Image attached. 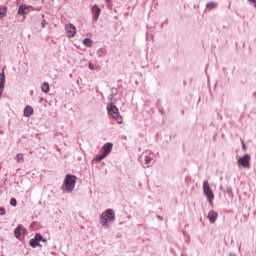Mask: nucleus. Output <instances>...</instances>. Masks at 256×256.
I'll list each match as a JSON object with an SVG mask.
<instances>
[{"label": "nucleus", "instance_id": "obj_30", "mask_svg": "<svg viewBox=\"0 0 256 256\" xmlns=\"http://www.w3.org/2000/svg\"><path fill=\"white\" fill-rule=\"evenodd\" d=\"M93 69H95V66L93 65V63H89V70L93 71Z\"/></svg>", "mask_w": 256, "mask_h": 256}, {"label": "nucleus", "instance_id": "obj_15", "mask_svg": "<svg viewBox=\"0 0 256 256\" xmlns=\"http://www.w3.org/2000/svg\"><path fill=\"white\" fill-rule=\"evenodd\" d=\"M83 44L86 46V47H92L93 46V40H91V38H85L83 40Z\"/></svg>", "mask_w": 256, "mask_h": 256}, {"label": "nucleus", "instance_id": "obj_25", "mask_svg": "<svg viewBox=\"0 0 256 256\" xmlns=\"http://www.w3.org/2000/svg\"><path fill=\"white\" fill-rule=\"evenodd\" d=\"M36 241H38L40 243V241H43V235H41L40 233H37L35 235Z\"/></svg>", "mask_w": 256, "mask_h": 256}, {"label": "nucleus", "instance_id": "obj_26", "mask_svg": "<svg viewBox=\"0 0 256 256\" xmlns=\"http://www.w3.org/2000/svg\"><path fill=\"white\" fill-rule=\"evenodd\" d=\"M153 159L151 158V156H145V164L149 165V163H151Z\"/></svg>", "mask_w": 256, "mask_h": 256}, {"label": "nucleus", "instance_id": "obj_20", "mask_svg": "<svg viewBox=\"0 0 256 256\" xmlns=\"http://www.w3.org/2000/svg\"><path fill=\"white\" fill-rule=\"evenodd\" d=\"M97 57H104L105 55V49L99 48L96 52Z\"/></svg>", "mask_w": 256, "mask_h": 256}, {"label": "nucleus", "instance_id": "obj_2", "mask_svg": "<svg viewBox=\"0 0 256 256\" xmlns=\"http://www.w3.org/2000/svg\"><path fill=\"white\" fill-rule=\"evenodd\" d=\"M75 185H77V176L73 174H67L65 176V179L62 185V191L73 193V189H75Z\"/></svg>", "mask_w": 256, "mask_h": 256}, {"label": "nucleus", "instance_id": "obj_4", "mask_svg": "<svg viewBox=\"0 0 256 256\" xmlns=\"http://www.w3.org/2000/svg\"><path fill=\"white\" fill-rule=\"evenodd\" d=\"M203 193L209 203H211V201L215 199V194L213 193V190H211V186L209 185V181L207 180L203 182Z\"/></svg>", "mask_w": 256, "mask_h": 256}, {"label": "nucleus", "instance_id": "obj_13", "mask_svg": "<svg viewBox=\"0 0 256 256\" xmlns=\"http://www.w3.org/2000/svg\"><path fill=\"white\" fill-rule=\"evenodd\" d=\"M105 157H107V155L103 154V152L99 155H97L92 161L93 163H101L102 159H105Z\"/></svg>", "mask_w": 256, "mask_h": 256}, {"label": "nucleus", "instance_id": "obj_1", "mask_svg": "<svg viewBox=\"0 0 256 256\" xmlns=\"http://www.w3.org/2000/svg\"><path fill=\"white\" fill-rule=\"evenodd\" d=\"M115 221V210L106 209L99 217V223L104 229H109V223Z\"/></svg>", "mask_w": 256, "mask_h": 256}, {"label": "nucleus", "instance_id": "obj_18", "mask_svg": "<svg viewBox=\"0 0 256 256\" xmlns=\"http://www.w3.org/2000/svg\"><path fill=\"white\" fill-rule=\"evenodd\" d=\"M7 15V7H3L0 9V19H3Z\"/></svg>", "mask_w": 256, "mask_h": 256}, {"label": "nucleus", "instance_id": "obj_8", "mask_svg": "<svg viewBox=\"0 0 256 256\" xmlns=\"http://www.w3.org/2000/svg\"><path fill=\"white\" fill-rule=\"evenodd\" d=\"M92 13L94 14V21H98L99 15H101V8L97 4L92 7Z\"/></svg>", "mask_w": 256, "mask_h": 256}, {"label": "nucleus", "instance_id": "obj_37", "mask_svg": "<svg viewBox=\"0 0 256 256\" xmlns=\"http://www.w3.org/2000/svg\"><path fill=\"white\" fill-rule=\"evenodd\" d=\"M181 256H184V255H181Z\"/></svg>", "mask_w": 256, "mask_h": 256}, {"label": "nucleus", "instance_id": "obj_33", "mask_svg": "<svg viewBox=\"0 0 256 256\" xmlns=\"http://www.w3.org/2000/svg\"><path fill=\"white\" fill-rule=\"evenodd\" d=\"M43 101H44V98L41 97V98H40V103H43Z\"/></svg>", "mask_w": 256, "mask_h": 256}, {"label": "nucleus", "instance_id": "obj_19", "mask_svg": "<svg viewBox=\"0 0 256 256\" xmlns=\"http://www.w3.org/2000/svg\"><path fill=\"white\" fill-rule=\"evenodd\" d=\"M206 7H207V9H216V7H217V3H215V2H209V3H207L206 4Z\"/></svg>", "mask_w": 256, "mask_h": 256}, {"label": "nucleus", "instance_id": "obj_14", "mask_svg": "<svg viewBox=\"0 0 256 256\" xmlns=\"http://www.w3.org/2000/svg\"><path fill=\"white\" fill-rule=\"evenodd\" d=\"M23 228V226L18 225L17 228L14 229V235L16 237V239H19V237H21V229Z\"/></svg>", "mask_w": 256, "mask_h": 256}, {"label": "nucleus", "instance_id": "obj_5", "mask_svg": "<svg viewBox=\"0 0 256 256\" xmlns=\"http://www.w3.org/2000/svg\"><path fill=\"white\" fill-rule=\"evenodd\" d=\"M249 159H251V156L249 154H245L238 159V163L239 165H242L244 169H249V167H251V165L249 164Z\"/></svg>", "mask_w": 256, "mask_h": 256}, {"label": "nucleus", "instance_id": "obj_36", "mask_svg": "<svg viewBox=\"0 0 256 256\" xmlns=\"http://www.w3.org/2000/svg\"><path fill=\"white\" fill-rule=\"evenodd\" d=\"M106 3H109V0H105Z\"/></svg>", "mask_w": 256, "mask_h": 256}, {"label": "nucleus", "instance_id": "obj_29", "mask_svg": "<svg viewBox=\"0 0 256 256\" xmlns=\"http://www.w3.org/2000/svg\"><path fill=\"white\" fill-rule=\"evenodd\" d=\"M3 89H5V86L0 84V97L3 95Z\"/></svg>", "mask_w": 256, "mask_h": 256}, {"label": "nucleus", "instance_id": "obj_23", "mask_svg": "<svg viewBox=\"0 0 256 256\" xmlns=\"http://www.w3.org/2000/svg\"><path fill=\"white\" fill-rule=\"evenodd\" d=\"M46 25H47V20H45V14H42V22H41L42 29H45Z\"/></svg>", "mask_w": 256, "mask_h": 256}, {"label": "nucleus", "instance_id": "obj_24", "mask_svg": "<svg viewBox=\"0 0 256 256\" xmlns=\"http://www.w3.org/2000/svg\"><path fill=\"white\" fill-rule=\"evenodd\" d=\"M10 205H12V207H17V199L11 198L10 199Z\"/></svg>", "mask_w": 256, "mask_h": 256}, {"label": "nucleus", "instance_id": "obj_9", "mask_svg": "<svg viewBox=\"0 0 256 256\" xmlns=\"http://www.w3.org/2000/svg\"><path fill=\"white\" fill-rule=\"evenodd\" d=\"M27 9H29L27 5H20L17 12L18 15H21L25 19V17H27Z\"/></svg>", "mask_w": 256, "mask_h": 256}, {"label": "nucleus", "instance_id": "obj_17", "mask_svg": "<svg viewBox=\"0 0 256 256\" xmlns=\"http://www.w3.org/2000/svg\"><path fill=\"white\" fill-rule=\"evenodd\" d=\"M0 85L5 87V71L2 70V72L0 73Z\"/></svg>", "mask_w": 256, "mask_h": 256}, {"label": "nucleus", "instance_id": "obj_12", "mask_svg": "<svg viewBox=\"0 0 256 256\" xmlns=\"http://www.w3.org/2000/svg\"><path fill=\"white\" fill-rule=\"evenodd\" d=\"M33 115V107L27 105L24 108V117H31Z\"/></svg>", "mask_w": 256, "mask_h": 256}, {"label": "nucleus", "instance_id": "obj_22", "mask_svg": "<svg viewBox=\"0 0 256 256\" xmlns=\"http://www.w3.org/2000/svg\"><path fill=\"white\" fill-rule=\"evenodd\" d=\"M16 159H17L18 163H23V161H24L23 153L17 154Z\"/></svg>", "mask_w": 256, "mask_h": 256}, {"label": "nucleus", "instance_id": "obj_31", "mask_svg": "<svg viewBox=\"0 0 256 256\" xmlns=\"http://www.w3.org/2000/svg\"><path fill=\"white\" fill-rule=\"evenodd\" d=\"M248 1H249V3H252L256 9V0H248Z\"/></svg>", "mask_w": 256, "mask_h": 256}, {"label": "nucleus", "instance_id": "obj_32", "mask_svg": "<svg viewBox=\"0 0 256 256\" xmlns=\"http://www.w3.org/2000/svg\"><path fill=\"white\" fill-rule=\"evenodd\" d=\"M41 241L42 243H47V240L45 238H43Z\"/></svg>", "mask_w": 256, "mask_h": 256}, {"label": "nucleus", "instance_id": "obj_28", "mask_svg": "<svg viewBox=\"0 0 256 256\" xmlns=\"http://www.w3.org/2000/svg\"><path fill=\"white\" fill-rule=\"evenodd\" d=\"M6 211L4 207H0V215H5Z\"/></svg>", "mask_w": 256, "mask_h": 256}, {"label": "nucleus", "instance_id": "obj_6", "mask_svg": "<svg viewBox=\"0 0 256 256\" xmlns=\"http://www.w3.org/2000/svg\"><path fill=\"white\" fill-rule=\"evenodd\" d=\"M65 30L68 37H75V33H77V28H75V25L71 23L65 26Z\"/></svg>", "mask_w": 256, "mask_h": 256}, {"label": "nucleus", "instance_id": "obj_3", "mask_svg": "<svg viewBox=\"0 0 256 256\" xmlns=\"http://www.w3.org/2000/svg\"><path fill=\"white\" fill-rule=\"evenodd\" d=\"M106 109L108 111V115L113 117V119H115V121L118 123V125H121V123H123V117L119 113V108H117V106H115V104H113V102H110L107 105Z\"/></svg>", "mask_w": 256, "mask_h": 256}, {"label": "nucleus", "instance_id": "obj_10", "mask_svg": "<svg viewBox=\"0 0 256 256\" xmlns=\"http://www.w3.org/2000/svg\"><path fill=\"white\" fill-rule=\"evenodd\" d=\"M217 217H219V213L211 210L209 213H208V219L210 221V223H215V221H217Z\"/></svg>", "mask_w": 256, "mask_h": 256}, {"label": "nucleus", "instance_id": "obj_11", "mask_svg": "<svg viewBox=\"0 0 256 256\" xmlns=\"http://www.w3.org/2000/svg\"><path fill=\"white\" fill-rule=\"evenodd\" d=\"M29 245L30 247H33V249H35V247H42L41 243L38 242L37 238L34 236V238H32L30 241H29Z\"/></svg>", "mask_w": 256, "mask_h": 256}, {"label": "nucleus", "instance_id": "obj_34", "mask_svg": "<svg viewBox=\"0 0 256 256\" xmlns=\"http://www.w3.org/2000/svg\"><path fill=\"white\" fill-rule=\"evenodd\" d=\"M157 218L160 219V220H163V217H162V216H159V215H158Z\"/></svg>", "mask_w": 256, "mask_h": 256}, {"label": "nucleus", "instance_id": "obj_35", "mask_svg": "<svg viewBox=\"0 0 256 256\" xmlns=\"http://www.w3.org/2000/svg\"><path fill=\"white\" fill-rule=\"evenodd\" d=\"M229 256H236L234 253H230Z\"/></svg>", "mask_w": 256, "mask_h": 256}, {"label": "nucleus", "instance_id": "obj_16", "mask_svg": "<svg viewBox=\"0 0 256 256\" xmlns=\"http://www.w3.org/2000/svg\"><path fill=\"white\" fill-rule=\"evenodd\" d=\"M43 93H49V82H44L41 86Z\"/></svg>", "mask_w": 256, "mask_h": 256}, {"label": "nucleus", "instance_id": "obj_7", "mask_svg": "<svg viewBox=\"0 0 256 256\" xmlns=\"http://www.w3.org/2000/svg\"><path fill=\"white\" fill-rule=\"evenodd\" d=\"M111 151H113V143L111 142H107L103 145L102 147V153L106 155H109V153H111Z\"/></svg>", "mask_w": 256, "mask_h": 256}, {"label": "nucleus", "instance_id": "obj_27", "mask_svg": "<svg viewBox=\"0 0 256 256\" xmlns=\"http://www.w3.org/2000/svg\"><path fill=\"white\" fill-rule=\"evenodd\" d=\"M115 95H117V94H110L108 96V101H113L115 99Z\"/></svg>", "mask_w": 256, "mask_h": 256}, {"label": "nucleus", "instance_id": "obj_21", "mask_svg": "<svg viewBox=\"0 0 256 256\" xmlns=\"http://www.w3.org/2000/svg\"><path fill=\"white\" fill-rule=\"evenodd\" d=\"M226 193L231 199H233V188L231 186L227 187Z\"/></svg>", "mask_w": 256, "mask_h": 256}]
</instances>
